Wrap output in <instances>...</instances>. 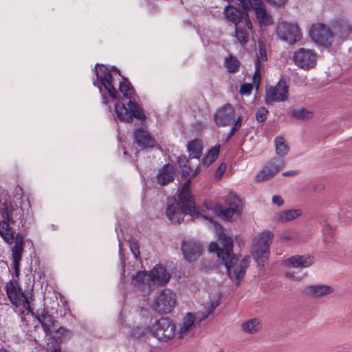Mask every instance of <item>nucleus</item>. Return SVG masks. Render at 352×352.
Masks as SVG:
<instances>
[{
  "label": "nucleus",
  "mask_w": 352,
  "mask_h": 352,
  "mask_svg": "<svg viewBox=\"0 0 352 352\" xmlns=\"http://www.w3.org/2000/svg\"><path fill=\"white\" fill-rule=\"evenodd\" d=\"M218 243L211 242L208 250L210 252H217L226 267V273L231 280L239 286L249 266V257L243 258L239 263L238 257L233 253V240L232 237L221 231L218 234Z\"/></svg>",
  "instance_id": "nucleus-1"
},
{
  "label": "nucleus",
  "mask_w": 352,
  "mask_h": 352,
  "mask_svg": "<svg viewBox=\"0 0 352 352\" xmlns=\"http://www.w3.org/2000/svg\"><path fill=\"white\" fill-rule=\"evenodd\" d=\"M6 291L10 302L16 307L22 306L28 310L32 315L41 323L46 335H50L53 331H56L57 326L53 316L50 314L45 308H41L34 311L31 309L30 302L27 296L16 281L9 280L6 285Z\"/></svg>",
  "instance_id": "nucleus-2"
},
{
  "label": "nucleus",
  "mask_w": 352,
  "mask_h": 352,
  "mask_svg": "<svg viewBox=\"0 0 352 352\" xmlns=\"http://www.w3.org/2000/svg\"><path fill=\"white\" fill-rule=\"evenodd\" d=\"M191 178L188 179L185 183L177 190V200L173 203L168 202L166 210V217L173 223H180L184 219V214H198L194 197L191 194Z\"/></svg>",
  "instance_id": "nucleus-3"
},
{
  "label": "nucleus",
  "mask_w": 352,
  "mask_h": 352,
  "mask_svg": "<svg viewBox=\"0 0 352 352\" xmlns=\"http://www.w3.org/2000/svg\"><path fill=\"white\" fill-rule=\"evenodd\" d=\"M0 235L6 243L10 245L14 240V232L11 225L15 222L14 218L23 217V208L11 200L8 192L3 190L0 196Z\"/></svg>",
  "instance_id": "nucleus-4"
},
{
  "label": "nucleus",
  "mask_w": 352,
  "mask_h": 352,
  "mask_svg": "<svg viewBox=\"0 0 352 352\" xmlns=\"http://www.w3.org/2000/svg\"><path fill=\"white\" fill-rule=\"evenodd\" d=\"M111 71L120 73V70L115 66L111 69L104 65L97 63L94 69L96 78L93 79V85L99 89L103 103L109 104V96L111 100L117 98L118 91L113 84V76Z\"/></svg>",
  "instance_id": "nucleus-5"
},
{
  "label": "nucleus",
  "mask_w": 352,
  "mask_h": 352,
  "mask_svg": "<svg viewBox=\"0 0 352 352\" xmlns=\"http://www.w3.org/2000/svg\"><path fill=\"white\" fill-rule=\"evenodd\" d=\"M274 234L270 231H263L252 241V254L258 266L264 267L270 256V245Z\"/></svg>",
  "instance_id": "nucleus-6"
},
{
  "label": "nucleus",
  "mask_w": 352,
  "mask_h": 352,
  "mask_svg": "<svg viewBox=\"0 0 352 352\" xmlns=\"http://www.w3.org/2000/svg\"><path fill=\"white\" fill-rule=\"evenodd\" d=\"M228 207H223L221 204H216L214 210L215 213L223 220L232 221L234 217H240L242 209V200L234 193L230 192L226 199Z\"/></svg>",
  "instance_id": "nucleus-7"
},
{
  "label": "nucleus",
  "mask_w": 352,
  "mask_h": 352,
  "mask_svg": "<svg viewBox=\"0 0 352 352\" xmlns=\"http://www.w3.org/2000/svg\"><path fill=\"white\" fill-rule=\"evenodd\" d=\"M151 335L162 342L172 340L176 332V325L169 318L162 317L148 327Z\"/></svg>",
  "instance_id": "nucleus-8"
},
{
  "label": "nucleus",
  "mask_w": 352,
  "mask_h": 352,
  "mask_svg": "<svg viewBox=\"0 0 352 352\" xmlns=\"http://www.w3.org/2000/svg\"><path fill=\"white\" fill-rule=\"evenodd\" d=\"M309 35L314 42L324 47H329L333 42V32L322 23L313 24L309 29Z\"/></svg>",
  "instance_id": "nucleus-9"
},
{
  "label": "nucleus",
  "mask_w": 352,
  "mask_h": 352,
  "mask_svg": "<svg viewBox=\"0 0 352 352\" xmlns=\"http://www.w3.org/2000/svg\"><path fill=\"white\" fill-rule=\"evenodd\" d=\"M175 294L168 289H164L155 297L153 308L158 314H165L170 313L175 307Z\"/></svg>",
  "instance_id": "nucleus-10"
},
{
  "label": "nucleus",
  "mask_w": 352,
  "mask_h": 352,
  "mask_svg": "<svg viewBox=\"0 0 352 352\" xmlns=\"http://www.w3.org/2000/svg\"><path fill=\"white\" fill-rule=\"evenodd\" d=\"M276 34L280 39L289 44H294L301 38L299 27L295 23L285 21L278 23L276 28Z\"/></svg>",
  "instance_id": "nucleus-11"
},
{
  "label": "nucleus",
  "mask_w": 352,
  "mask_h": 352,
  "mask_svg": "<svg viewBox=\"0 0 352 352\" xmlns=\"http://www.w3.org/2000/svg\"><path fill=\"white\" fill-rule=\"evenodd\" d=\"M289 98V86L285 81L280 80L275 86H270L265 90V101L267 104L275 102L287 100Z\"/></svg>",
  "instance_id": "nucleus-12"
},
{
  "label": "nucleus",
  "mask_w": 352,
  "mask_h": 352,
  "mask_svg": "<svg viewBox=\"0 0 352 352\" xmlns=\"http://www.w3.org/2000/svg\"><path fill=\"white\" fill-rule=\"evenodd\" d=\"M293 60L299 68L309 70L316 65L317 54L311 50L302 47L294 52Z\"/></svg>",
  "instance_id": "nucleus-13"
},
{
  "label": "nucleus",
  "mask_w": 352,
  "mask_h": 352,
  "mask_svg": "<svg viewBox=\"0 0 352 352\" xmlns=\"http://www.w3.org/2000/svg\"><path fill=\"white\" fill-rule=\"evenodd\" d=\"M223 14L226 19L232 22L234 25L245 23L249 30L252 29L247 9H243L242 7L240 8L229 4L225 7Z\"/></svg>",
  "instance_id": "nucleus-14"
},
{
  "label": "nucleus",
  "mask_w": 352,
  "mask_h": 352,
  "mask_svg": "<svg viewBox=\"0 0 352 352\" xmlns=\"http://www.w3.org/2000/svg\"><path fill=\"white\" fill-rule=\"evenodd\" d=\"M213 118L218 126H230L235 119V109L231 104L227 103L216 111Z\"/></svg>",
  "instance_id": "nucleus-15"
},
{
  "label": "nucleus",
  "mask_w": 352,
  "mask_h": 352,
  "mask_svg": "<svg viewBox=\"0 0 352 352\" xmlns=\"http://www.w3.org/2000/svg\"><path fill=\"white\" fill-rule=\"evenodd\" d=\"M284 160L281 157H274L269 162L263 169L256 175V182L268 180L273 177L284 166Z\"/></svg>",
  "instance_id": "nucleus-16"
},
{
  "label": "nucleus",
  "mask_w": 352,
  "mask_h": 352,
  "mask_svg": "<svg viewBox=\"0 0 352 352\" xmlns=\"http://www.w3.org/2000/svg\"><path fill=\"white\" fill-rule=\"evenodd\" d=\"M202 245L195 241H184L182 245V251L184 258L189 262L196 261L202 253Z\"/></svg>",
  "instance_id": "nucleus-17"
},
{
  "label": "nucleus",
  "mask_w": 352,
  "mask_h": 352,
  "mask_svg": "<svg viewBox=\"0 0 352 352\" xmlns=\"http://www.w3.org/2000/svg\"><path fill=\"white\" fill-rule=\"evenodd\" d=\"M334 34L342 40H346L352 32V25L349 20L344 16H339L331 23Z\"/></svg>",
  "instance_id": "nucleus-18"
},
{
  "label": "nucleus",
  "mask_w": 352,
  "mask_h": 352,
  "mask_svg": "<svg viewBox=\"0 0 352 352\" xmlns=\"http://www.w3.org/2000/svg\"><path fill=\"white\" fill-rule=\"evenodd\" d=\"M314 263V257L310 255H295L283 261V264L289 267L305 268Z\"/></svg>",
  "instance_id": "nucleus-19"
},
{
  "label": "nucleus",
  "mask_w": 352,
  "mask_h": 352,
  "mask_svg": "<svg viewBox=\"0 0 352 352\" xmlns=\"http://www.w3.org/2000/svg\"><path fill=\"white\" fill-rule=\"evenodd\" d=\"M175 171L172 164L168 163L164 165L159 170L156 176L157 184L166 186L174 181Z\"/></svg>",
  "instance_id": "nucleus-20"
},
{
  "label": "nucleus",
  "mask_w": 352,
  "mask_h": 352,
  "mask_svg": "<svg viewBox=\"0 0 352 352\" xmlns=\"http://www.w3.org/2000/svg\"><path fill=\"white\" fill-rule=\"evenodd\" d=\"M170 275L162 265H156L150 272L151 282L159 285H166L170 280Z\"/></svg>",
  "instance_id": "nucleus-21"
},
{
  "label": "nucleus",
  "mask_w": 352,
  "mask_h": 352,
  "mask_svg": "<svg viewBox=\"0 0 352 352\" xmlns=\"http://www.w3.org/2000/svg\"><path fill=\"white\" fill-rule=\"evenodd\" d=\"M134 138L138 145L142 149L154 146L155 139L142 127L135 131Z\"/></svg>",
  "instance_id": "nucleus-22"
},
{
  "label": "nucleus",
  "mask_w": 352,
  "mask_h": 352,
  "mask_svg": "<svg viewBox=\"0 0 352 352\" xmlns=\"http://www.w3.org/2000/svg\"><path fill=\"white\" fill-rule=\"evenodd\" d=\"M333 289L325 285H316L307 286L303 289V292L313 297H320L331 294Z\"/></svg>",
  "instance_id": "nucleus-23"
},
{
  "label": "nucleus",
  "mask_w": 352,
  "mask_h": 352,
  "mask_svg": "<svg viewBox=\"0 0 352 352\" xmlns=\"http://www.w3.org/2000/svg\"><path fill=\"white\" fill-rule=\"evenodd\" d=\"M302 213L300 209L286 210L278 212L274 216V220L279 223H286L297 219Z\"/></svg>",
  "instance_id": "nucleus-24"
},
{
  "label": "nucleus",
  "mask_w": 352,
  "mask_h": 352,
  "mask_svg": "<svg viewBox=\"0 0 352 352\" xmlns=\"http://www.w3.org/2000/svg\"><path fill=\"white\" fill-rule=\"evenodd\" d=\"M117 96H118V94ZM112 100L115 101V111L118 119L126 123H131L133 119L132 118V116H130L129 114V109L119 100L118 96H117L116 100Z\"/></svg>",
  "instance_id": "nucleus-25"
},
{
  "label": "nucleus",
  "mask_w": 352,
  "mask_h": 352,
  "mask_svg": "<svg viewBox=\"0 0 352 352\" xmlns=\"http://www.w3.org/2000/svg\"><path fill=\"white\" fill-rule=\"evenodd\" d=\"M195 316L192 313H188L178 330V338L183 339L185 334L195 327Z\"/></svg>",
  "instance_id": "nucleus-26"
},
{
  "label": "nucleus",
  "mask_w": 352,
  "mask_h": 352,
  "mask_svg": "<svg viewBox=\"0 0 352 352\" xmlns=\"http://www.w3.org/2000/svg\"><path fill=\"white\" fill-rule=\"evenodd\" d=\"M122 81L119 84V91L129 100H135V91L127 78L122 76Z\"/></svg>",
  "instance_id": "nucleus-27"
},
{
  "label": "nucleus",
  "mask_w": 352,
  "mask_h": 352,
  "mask_svg": "<svg viewBox=\"0 0 352 352\" xmlns=\"http://www.w3.org/2000/svg\"><path fill=\"white\" fill-rule=\"evenodd\" d=\"M253 10L255 11L256 19L261 26H267L272 23V17L263 5L259 6V4H256V6Z\"/></svg>",
  "instance_id": "nucleus-28"
},
{
  "label": "nucleus",
  "mask_w": 352,
  "mask_h": 352,
  "mask_svg": "<svg viewBox=\"0 0 352 352\" xmlns=\"http://www.w3.org/2000/svg\"><path fill=\"white\" fill-rule=\"evenodd\" d=\"M187 148L189 152V158L199 159L201 156L203 145L200 140L195 139L190 141Z\"/></svg>",
  "instance_id": "nucleus-29"
},
{
  "label": "nucleus",
  "mask_w": 352,
  "mask_h": 352,
  "mask_svg": "<svg viewBox=\"0 0 352 352\" xmlns=\"http://www.w3.org/2000/svg\"><path fill=\"white\" fill-rule=\"evenodd\" d=\"M261 329V326L258 319L257 318L250 319L243 323L241 325L242 331L250 334L256 333Z\"/></svg>",
  "instance_id": "nucleus-30"
},
{
  "label": "nucleus",
  "mask_w": 352,
  "mask_h": 352,
  "mask_svg": "<svg viewBox=\"0 0 352 352\" xmlns=\"http://www.w3.org/2000/svg\"><path fill=\"white\" fill-rule=\"evenodd\" d=\"M129 114L132 116V118H135L141 121L146 119V115L142 107L138 105L133 100H129L128 102Z\"/></svg>",
  "instance_id": "nucleus-31"
},
{
  "label": "nucleus",
  "mask_w": 352,
  "mask_h": 352,
  "mask_svg": "<svg viewBox=\"0 0 352 352\" xmlns=\"http://www.w3.org/2000/svg\"><path fill=\"white\" fill-rule=\"evenodd\" d=\"M245 23L235 25V36L241 45H245L249 41L248 33L246 31Z\"/></svg>",
  "instance_id": "nucleus-32"
},
{
  "label": "nucleus",
  "mask_w": 352,
  "mask_h": 352,
  "mask_svg": "<svg viewBox=\"0 0 352 352\" xmlns=\"http://www.w3.org/2000/svg\"><path fill=\"white\" fill-rule=\"evenodd\" d=\"M220 147V145H216L208 151L206 155L202 159V164L204 166L208 167L217 158Z\"/></svg>",
  "instance_id": "nucleus-33"
},
{
  "label": "nucleus",
  "mask_w": 352,
  "mask_h": 352,
  "mask_svg": "<svg viewBox=\"0 0 352 352\" xmlns=\"http://www.w3.org/2000/svg\"><path fill=\"white\" fill-rule=\"evenodd\" d=\"M276 146V153L278 155L282 157L287 154L289 151V146L286 143L285 140L281 137H276L274 140Z\"/></svg>",
  "instance_id": "nucleus-34"
},
{
  "label": "nucleus",
  "mask_w": 352,
  "mask_h": 352,
  "mask_svg": "<svg viewBox=\"0 0 352 352\" xmlns=\"http://www.w3.org/2000/svg\"><path fill=\"white\" fill-rule=\"evenodd\" d=\"M225 67L229 73H236L240 67L239 60L234 56L229 55L225 58Z\"/></svg>",
  "instance_id": "nucleus-35"
},
{
  "label": "nucleus",
  "mask_w": 352,
  "mask_h": 352,
  "mask_svg": "<svg viewBox=\"0 0 352 352\" xmlns=\"http://www.w3.org/2000/svg\"><path fill=\"white\" fill-rule=\"evenodd\" d=\"M288 115L298 120H305L310 118L311 112L305 108L292 109L288 111Z\"/></svg>",
  "instance_id": "nucleus-36"
},
{
  "label": "nucleus",
  "mask_w": 352,
  "mask_h": 352,
  "mask_svg": "<svg viewBox=\"0 0 352 352\" xmlns=\"http://www.w3.org/2000/svg\"><path fill=\"white\" fill-rule=\"evenodd\" d=\"M23 250V239L20 234L15 237V243L12 248V256H22Z\"/></svg>",
  "instance_id": "nucleus-37"
},
{
  "label": "nucleus",
  "mask_w": 352,
  "mask_h": 352,
  "mask_svg": "<svg viewBox=\"0 0 352 352\" xmlns=\"http://www.w3.org/2000/svg\"><path fill=\"white\" fill-rule=\"evenodd\" d=\"M134 284H146L149 285L151 283L150 273L147 274L146 272L138 271L132 280Z\"/></svg>",
  "instance_id": "nucleus-38"
},
{
  "label": "nucleus",
  "mask_w": 352,
  "mask_h": 352,
  "mask_svg": "<svg viewBox=\"0 0 352 352\" xmlns=\"http://www.w3.org/2000/svg\"><path fill=\"white\" fill-rule=\"evenodd\" d=\"M255 71L253 76V83L256 86V89L258 87L261 81V64L259 63V60H255Z\"/></svg>",
  "instance_id": "nucleus-39"
},
{
  "label": "nucleus",
  "mask_w": 352,
  "mask_h": 352,
  "mask_svg": "<svg viewBox=\"0 0 352 352\" xmlns=\"http://www.w3.org/2000/svg\"><path fill=\"white\" fill-rule=\"evenodd\" d=\"M12 258L14 274L16 276H18L20 272V262L21 261L22 256H12Z\"/></svg>",
  "instance_id": "nucleus-40"
},
{
  "label": "nucleus",
  "mask_w": 352,
  "mask_h": 352,
  "mask_svg": "<svg viewBox=\"0 0 352 352\" xmlns=\"http://www.w3.org/2000/svg\"><path fill=\"white\" fill-rule=\"evenodd\" d=\"M268 111L265 107L260 108L256 113V119L258 122H263L267 119Z\"/></svg>",
  "instance_id": "nucleus-41"
},
{
  "label": "nucleus",
  "mask_w": 352,
  "mask_h": 352,
  "mask_svg": "<svg viewBox=\"0 0 352 352\" xmlns=\"http://www.w3.org/2000/svg\"><path fill=\"white\" fill-rule=\"evenodd\" d=\"M252 85L250 83H245L241 85L240 94L243 96H249L252 93Z\"/></svg>",
  "instance_id": "nucleus-42"
},
{
  "label": "nucleus",
  "mask_w": 352,
  "mask_h": 352,
  "mask_svg": "<svg viewBox=\"0 0 352 352\" xmlns=\"http://www.w3.org/2000/svg\"><path fill=\"white\" fill-rule=\"evenodd\" d=\"M130 249L135 258L140 256L139 245L137 242L131 241L130 243Z\"/></svg>",
  "instance_id": "nucleus-43"
},
{
  "label": "nucleus",
  "mask_w": 352,
  "mask_h": 352,
  "mask_svg": "<svg viewBox=\"0 0 352 352\" xmlns=\"http://www.w3.org/2000/svg\"><path fill=\"white\" fill-rule=\"evenodd\" d=\"M267 59V52L264 47H261L259 46V54L256 56L255 60H259V63L261 64V61H265Z\"/></svg>",
  "instance_id": "nucleus-44"
},
{
  "label": "nucleus",
  "mask_w": 352,
  "mask_h": 352,
  "mask_svg": "<svg viewBox=\"0 0 352 352\" xmlns=\"http://www.w3.org/2000/svg\"><path fill=\"white\" fill-rule=\"evenodd\" d=\"M177 163L180 168L190 165L188 160L185 155L178 157Z\"/></svg>",
  "instance_id": "nucleus-45"
},
{
  "label": "nucleus",
  "mask_w": 352,
  "mask_h": 352,
  "mask_svg": "<svg viewBox=\"0 0 352 352\" xmlns=\"http://www.w3.org/2000/svg\"><path fill=\"white\" fill-rule=\"evenodd\" d=\"M226 169V164L225 163H223V162L221 163L219 166L218 168L216 170L215 177L217 178H221V176L225 173Z\"/></svg>",
  "instance_id": "nucleus-46"
},
{
  "label": "nucleus",
  "mask_w": 352,
  "mask_h": 352,
  "mask_svg": "<svg viewBox=\"0 0 352 352\" xmlns=\"http://www.w3.org/2000/svg\"><path fill=\"white\" fill-rule=\"evenodd\" d=\"M243 119V116H239L235 121H233V125L232 127L235 129L236 131H239L241 127Z\"/></svg>",
  "instance_id": "nucleus-47"
},
{
  "label": "nucleus",
  "mask_w": 352,
  "mask_h": 352,
  "mask_svg": "<svg viewBox=\"0 0 352 352\" xmlns=\"http://www.w3.org/2000/svg\"><path fill=\"white\" fill-rule=\"evenodd\" d=\"M270 5L280 7L284 6L287 0H265Z\"/></svg>",
  "instance_id": "nucleus-48"
},
{
  "label": "nucleus",
  "mask_w": 352,
  "mask_h": 352,
  "mask_svg": "<svg viewBox=\"0 0 352 352\" xmlns=\"http://www.w3.org/2000/svg\"><path fill=\"white\" fill-rule=\"evenodd\" d=\"M272 202H273V204L277 205L278 206H280L283 205L284 201L280 196L274 195L272 197Z\"/></svg>",
  "instance_id": "nucleus-49"
},
{
  "label": "nucleus",
  "mask_w": 352,
  "mask_h": 352,
  "mask_svg": "<svg viewBox=\"0 0 352 352\" xmlns=\"http://www.w3.org/2000/svg\"><path fill=\"white\" fill-rule=\"evenodd\" d=\"M190 172L191 168L190 165L181 168V173L183 177H188L190 175Z\"/></svg>",
  "instance_id": "nucleus-50"
},
{
  "label": "nucleus",
  "mask_w": 352,
  "mask_h": 352,
  "mask_svg": "<svg viewBox=\"0 0 352 352\" xmlns=\"http://www.w3.org/2000/svg\"><path fill=\"white\" fill-rule=\"evenodd\" d=\"M324 189V186L323 184H318L314 187V191L316 192H320Z\"/></svg>",
  "instance_id": "nucleus-51"
},
{
  "label": "nucleus",
  "mask_w": 352,
  "mask_h": 352,
  "mask_svg": "<svg viewBox=\"0 0 352 352\" xmlns=\"http://www.w3.org/2000/svg\"><path fill=\"white\" fill-rule=\"evenodd\" d=\"M237 131L234 129V128H231L230 132L228 133V135H227V138L226 139V141L228 142L230 140V139L234 135V133L236 132Z\"/></svg>",
  "instance_id": "nucleus-52"
},
{
  "label": "nucleus",
  "mask_w": 352,
  "mask_h": 352,
  "mask_svg": "<svg viewBox=\"0 0 352 352\" xmlns=\"http://www.w3.org/2000/svg\"><path fill=\"white\" fill-rule=\"evenodd\" d=\"M235 241H236V243H238L240 246L242 245H244L243 238L239 235H237L235 237Z\"/></svg>",
  "instance_id": "nucleus-53"
},
{
  "label": "nucleus",
  "mask_w": 352,
  "mask_h": 352,
  "mask_svg": "<svg viewBox=\"0 0 352 352\" xmlns=\"http://www.w3.org/2000/svg\"><path fill=\"white\" fill-rule=\"evenodd\" d=\"M218 304L212 302L210 305V310L208 311V314H211L213 313L215 308L217 307Z\"/></svg>",
  "instance_id": "nucleus-54"
},
{
  "label": "nucleus",
  "mask_w": 352,
  "mask_h": 352,
  "mask_svg": "<svg viewBox=\"0 0 352 352\" xmlns=\"http://www.w3.org/2000/svg\"><path fill=\"white\" fill-rule=\"evenodd\" d=\"M297 172L291 170V171H287L283 173L284 176H290V175H296Z\"/></svg>",
  "instance_id": "nucleus-55"
},
{
  "label": "nucleus",
  "mask_w": 352,
  "mask_h": 352,
  "mask_svg": "<svg viewBox=\"0 0 352 352\" xmlns=\"http://www.w3.org/2000/svg\"><path fill=\"white\" fill-rule=\"evenodd\" d=\"M200 171H201V167H200V166H198L195 168V171L193 172V173L192 175V177H195L196 175H197L199 173Z\"/></svg>",
  "instance_id": "nucleus-56"
},
{
  "label": "nucleus",
  "mask_w": 352,
  "mask_h": 352,
  "mask_svg": "<svg viewBox=\"0 0 352 352\" xmlns=\"http://www.w3.org/2000/svg\"><path fill=\"white\" fill-rule=\"evenodd\" d=\"M52 352H62V351L60 347L57 344L56 346H54Z\"/></svg>",
  "instance_id": "nucleus-57"
},
{
  "label": "nucleus",
  "mask_w": 352,
  "mask_h": 352,
  "mask_svg": "<svg viewBox=\"0 0 352 352\" xmlns=\"http://www.w3.org/2000/svg\"><path fill=\"white\" fill-rule=\"evenodd\" d=\"M22 190H22V188L21 187L16 188V190H15L16 194H18V195H19V192H22Z\"/></svg>",
  "instance_id": "nucleus-58"
},
{
  "label": "nucleus",
  "mask_w": 352,
  "mask_h": 352,
  "mask_svg": "<svg viewBox=\"0 0 352 352\" xmlns=\"http://www.w3.org/2000/svg\"><path fill=\"white\" fill-rule=\"evenodd\" d=\"M0 352H10V351L3 347H1V348H0Z\"/></svg>",
  "instance_id": "nucleus-59"
},
{
  "label": "nucleus",
  "mask_w": 352,
  "mask_h": 352,
  "mask_svg": "<svg viewBox=\"0 0 352 352\" xmlns=\"http://www.w3.org/2000/svg\"><path fill=\"white\" fill-rule=\"evenodd\" d=\"M286 276L289 278H294V275L290 273H286Z\"/></svg>",
  "instance_id": "nucleus-60"
},
{
  "label": "nucleus",
  "mask_w": 352,
  "mask_h": 352,
  "mask_svg": "<svg viewBox=\"0 0 352 352\" xmlns=\"http://www.w3.org/2000/svg\"><path fill=\"white\" fill-rule=\"evenodd\" d=\"M65 331V329H64L63 328H62V327H60V328L58 329V332H62V331Z\"/></svg>",
  "instance_id": "nucleus-61"
}]
</instances>
